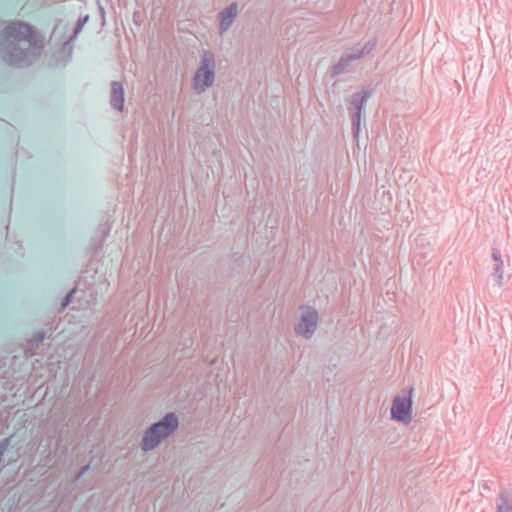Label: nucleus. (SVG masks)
I'll return each mask as SVG.
<instances>
[{
  "instance_id": "1",
  "label": "nucleus",
  "mask_w": 512,
  "mask_h": 512,
  "mask_svg": "<svg viewBox=\"0 0 512 512\" xmlns=\"http://www.w3.org/2000/svg\"><path fill=\"white\" fill-rule=\"evenodd\" d=\"M178 427V416L174 412L167 413L144 432L140 443L141 449L145 452L155 449L162 441L173 435Z\"/></svg>"
},
{
  "instance_id": "2",
  "label": "nucleus",
  "mask_w": 512,
  "mask_h": 512,
  "mask_svg": "<svg viewBox=\"0 0 512 512\" xmlns=\"http://www.w3.org/2000/svg\"><path fill=\"white\" fill-rule=\"evenodd\" d=\"M4 42L17 45L21 50L34 49L41 42L38 34L29 26L23 23H12L1 33Z\"/></svg>"
},
{
  "instance_id": "3",
  "label": "nucleus",
  "mask_w": 512,
  "mask_h": 512,
  "mask_svg": "<svg viewBox=\"0 0 512 512\" xmlns=\"http://www.w3.org/2000/svg\"><path fill=\"white\" fill-rule=\"evenodd\" d=\"M216 78V60L215 55L210 50H203L201 54L200 65L195 71L192 79L193 91L200 95L210 88Z\"/></svg>"
},
{
  "instance_id": "4",
  "label": "nucleus",
  "mask_w": 512,
  "mask_h": 512,
  "mask_svg": "<svg viewBox=\"0 0 512 512\" xmlns=\"http://www.w3.org/2000/svg\"><path fill=\"white\" fill-rule=\"evenodd\" d=\"M376 40L370 39L365 43H357L347 48L341 55L339 61L332 68V75L337 76L347 71L350 65L371 53L376 47Z\"/></svg>"
},
{
  "instance_id": "5",
  "label": "nucleus",
  "mask_w": 512,
  "mask_h": 512,
  "mask_svg": "<svg viewBox=\"0 0 512 512\" xmlns=\"http://www.w3.org/2000/svg\"><path fill=\"white\" fill-rule=\"evenodd\" d=\"M372 92L369 89L363 88L361 91L353 94L349 101V115L352 121L353 133L357 137L360 132V122L362 110L364 109L368 99L371 97Z\"/></svg>"
},
{
  "instance_id": "6",
  "label": "nucleus",
  "mask_w": 512,
  "mask_h": 512,
  "mask_svg": "<svg viewBox=\"0 0 512 512\" xmlns=\"http://www.w3.org/2000/svg\"><path fill=\"white\" fill-rule=\"evenodd\" d=\"M413 388L409 389L408 396H396L391 407V416L393 419L408 423L411 420L412 413V393Z\"/></svg>"
},
{
  "instance_id": "7",
  "label": "nucleus",
  "mask_w": 512,
  "mask_h": 512,
  "mask_svg": "<svg viewBox=\"0 0 512 512\" xmlns=\"http://www.w3.org/2000/svg\"><path fill=\"white\" fill-rule=\"evenodd\" d=\"M318 324V313L315 309L308 307L306 310L303 311L300 321L296 327L297 334L305 337L310 338Z\"/></svg>"
},
{
  "instance_id": "8",
  "label": "nucleus",
  "mask_w": 512,
  "mask_h": 512,
  "mask_svg": "<svg viewBox=\"0 0 512 512\" xmlns=\"http://www.w3.org/2000/svg\"><path fill=\"white\" fill-rule=\"evenodd\" d=\"M238 13V7L237 3H231L228 7H226L224 10H222L218 17H219V32L220 34H223L233 24L234 20L237 17Z\"/></svg>"
},
{
  "instance_id": "9",
  "label": "nucleus",
  "mask_w": 512,
  "mask_h": 512,
  "mask_svg": "<svg viewBox=\"0 0 512 512\" xmlns=\"http://www.w3.org/2000/svg\"><path fill=\"white\" fill-rule=\"evenodd\" d=\"M492 258L496 262V265L493 269L492 276H493L494 281L496 282L497 286L502 287L503 275H504V271H503L504 263L502 260L501 252L498 249L493 248L492 249Z\"/></svg>"
},
{
  "instance_id": "10",
  "label": "nucleus",
  "mask_w": 512,
  "mask_h": 512,
  "mask_svg": "<svg viewBox=\"0 0 512 512\" xmlns=\"http://www.w3.org/2000/svg\"><path fill=\"white\" fill-rule=\"evenodd\" d=\"M111 103L112 105L118 109L123 110L124 108V89L122 84L114 83L112 86V95H111Z\"/></svg>"
},
{
  "instance_id": "11",
  "label": "nucleus",
  "mask_w": 512,
  "mask_h": 512,
  "mask_svg": "<svg viewBox=\"0 0 512 512\" xmlns=\"http://www.w3.org/2000/svg\"><path fill=\"white\" fill-rule=\"evenodd\" d=\"M497 512H512V492L503 491L496 499Z\"/></svg>"
},
{
  "instance_id": "12",
  "label": "nucleus",
  "mask_w": 512,
  "mask_h": 512,
  "mask_svg": "<svg viewBox=\"0 0 512 512\" xmlns=\"http://www.w3.org/2000/svg\"><path fill=\"white\" fill-rule=\"evenodd\" d=\"M75 290H73L66 298H65V301L62 303V306L65 307L69 304L70 302V298H71V295L72 293H74Z\"/></svg>"
}]
</instances>
